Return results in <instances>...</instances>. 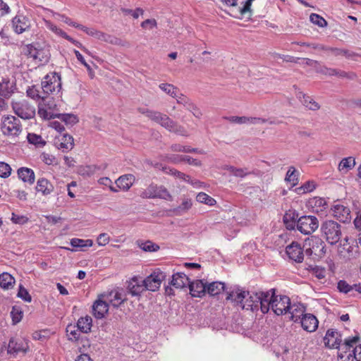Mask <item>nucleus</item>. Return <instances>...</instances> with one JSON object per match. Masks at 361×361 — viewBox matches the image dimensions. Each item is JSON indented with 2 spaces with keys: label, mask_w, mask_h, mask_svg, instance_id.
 <instances>
[{
  "label": "nucleus",
  "mask_w": 361,
  "mask_h": 361,
  "mask_svg": "<svg viewBox=\"0 0 361 361\" xmlns=\"http://www.w3.org/2000/svg\"><path fill=\"white\" fill-rule=\"evenodd\" d=\"M297 229L305 235H310L319 227V221L314 216H302L297 220Z\"/></svg>",
  "instance_id": "obj_7"
},
{
  "label": "nucleus",
  "mask_w": 361,
  "mask_h": 361,
  "mask_svg": "<svg viewBox=\"0 0 361 361\" xmlns=\"http://www.w3.org/2000/svg\"><path fill=\"white\" fill-rule=\"evenodd\" d=\"M302 104L311 111H317L320 109V105L310 96L305 97V99L302 101Z\"/></svg>",
  "instance_id": "obj_48"
},
{
  "label": "nucleus",
  "mask_w": 361,
  "mask_h": 361,
  "mask_svg": "<svg viewBox=\"0 0 361 361\" xmlns=\"http://www.w3.org/2000/svg\"><path fill=\"white\" fill-rule=\"evenodd\" d=\"M92 319L91 317L86 316L85 317H80L77 324L76 326L80 331L87 334L90 331L92 327Z\"/></svg>",
  "instance_id": "obj_33"
},
{
  "label": "nucleus",
  "mask_w": 361,
  "mask_h": 361,
  "mask_svg": "<svg viewBox=\"0 0 361 361\" xmlns=\"http://www.w3.org/2000/svg\"><path fill=\"white\" fill-rule=\"evenodd\" d=\"M108 297L109 302L116 307H118L127 300L126 293L118 290L111 291Z\"/></svg>",
  "instance_id": "obj_32"
},
{
  "label": "nucleus",
  "mask_w": 361,
  "mask_h": 361,
  "mask_svg": "<svg viewBox=\"0 0 361 361\" xmlns=\"http://www.w3.org/2000/svg\"><path fill=\"white\" fill-rule=\"evenodd\" d=\"M1 128L4 135L11 137H18L23 130L20 120L11 115L2 117Z\"/></svg>",
  "instance_id": "obj_5"
},
{
  "label": "nucleus",
  "mask_w": 361,
  "mask_h": 361,
  "mask_svg": "<svg viewBox=\"0 0 361 361\" xmlns=\"http://www.w3.org/2000/svg\"><path fill=\"white\" fill-rule=\"evenodd\" d=\"M332 215L338 220L345 222L350 219V211L347 207L343 204H336L331 207Z\"/></svg>",
  "instance_id": "obj_21"
},
{
  "label": "nucleus",
  "mask_w": 361,
  "mask_h": 361,
  "mask_svg": "<svg viewBox=\"0 0 361 361\" xmlns=\"http://www.w3.org/2000/svg\"><path fill=\"white\" fill-rule=\"evenodd\" d=\"M41 88L42 94L47 98L49 95L59 93L61 90V75L56 72L46 75L42 80Z\"/></svg>",
  "instance_id": "obj_4"
},
{
  "label": "nucleus",
  "mask_w": 361,
  "mask_h": 361,
  "mask_svg": "<svg viewBox=\"0 0 361 361\" xmlns=\"http://www.w3.org/2000/svg\"><path fill=\"white\" fill-rule=\"evenodd\" d=\"M18 176L23 182L32 185L35 183V175L32 169L27 167H21L18 169Z\"/></svg>",
  "instance_id": "obj_29"
},
{
  "label": "nucleus",
  "mask_w": 361,
  "mask_h": 361,
  "mask_svg": "<svg viewBox=\"0 0 361 361\" xmlns=\"http://www.w3.org/2000/svg\"><path fill=\"white\" fill-rule=\"evenodd\" d=\"M165 278L166 274L164 272L161 271H154L145 279L142 281V283L144 285L145 290L155 291L157 289H159V288L161 286V281L164 280Z\"/></svg>",
  "instance_id": "obj_10"
},
{
  "label": "nucleus",
  "mask_w": 361,
  "mask_h": 361,
  "mask_svg": "<svg viewBox=\"0 0 361 361\" xmlns=\"http://www.w3.org/2000/svg\"><path fill=\"white\" fill-rule=\"evenodd\" d=\"M35 190L37 192L41 193L42 195L47 197L54 192V187L47 178H40L37 181Z\"/></svg>",
  "instance_id": "obj_22"
},
{
  "label": "nucleus",
  "mask_w": 361,
  "mask_h": 361,
  "mask_svg": "<svg viewBox=\"0 0 361 361\" xmlns=\"http://www.w3.org/2000/svg\"><path fill=\"white\" fill-rule=\"evenodd\" d=\"M78 331L79 329H78L76 325H68L66 327V332L68 336V340L71 341H77L80 337Z\"/></svg>",
  "instance_id": "obj_45"
},
{
  "label": "nucleus",
  "mask_w": 361,
  "mask_h": 361,
  "mask_svg": "<svg viewBox=\"0 0 361 361\" xmlns=\"http://www.w3.org/2000/svg\"><path fill=\"white\" fill-rule=\"evenodd\" d=\"M176 102L178 104L183 105L187 110L192 108L193 102L185 95L178 93V97H176Z\"/></svg>",
  "instance_id": "obj_49"
},
{
  "label": "nucleus",
  "mask_w": 361,
  "mask_h": 361,
  "mask_svg": "<svg viewBox=\"0 0 361 361\" xmlns=\"http://www.w3.org/2000/svg\"><path fill=\"white\" fill-rule=\"evenodd\" d=\"M17 296L25 302H30L32 301V297L22 285L19 286V290L17 294Z\"/></svg>",
  "instance_id": "obj_55"
},
{
  "label": "nucleus",
  "mask_w": 361,
  "mask_h": 361,
  "mask_svg": "<svg viewBox=\"0 0 361 361\" xmlns=\"http://www.w3.org/2000/svg\"><path fill=\"white\" fill-rule=\"evenodd\" d=\"M159 87L162 91L172 97L176 98V97H178V90L173 85L169 83H161Z\"/></svg>",
  "instance_id": "obj_43"
},
{
  "label": "nucleus",
  "mask_w": 361,
  "mask_h": 361,
  "mask_svg": "<svg viewBox=\"0 0 361 361\" xmlns=\"http://www.w3.org/2000/svg\"><path fill=\"white\" fill-rule=\"evenodd\" d=\"M196 200L200 203H204L209 206H213L216 203L213 197L204 192H199L196 197Z\"/></svg>",
  "instance_id": "obj_46"
},
{
  "label": "nucleus",
  "mask_w": 361,
  "mask_h": 361,
  "mask_svg": "<svg viewBox=\"0 0 361 361\" xmlns=\"http://www.w3.org/2000/svg\"><path fill=\"white\" fill-rule=\"evenodd\" d=\"M290 300L288 296L280 295L278 298L277 295H274L272 300V310L277 315H282L288 313V308L290 307Z\"/></svg>",
  "instance_id": "obj_14"
},
{
  "label": "nucleus",
  "mask_w": 361,
  "mask_h": 361,
  "mask_svg": "<svg viewBox=\"0 0 361 361\" xmlns=\"http://www.w3.org/2000/svg\"><path fill=\"white\" fill-rule=\"evenodd\" d=\"M157 26V20L154 18L147 19L141 23V27L143 29H152Z\"/></svg>",
  "instance_id": "obj_63"
},
{
  "label": "nucleus",
  "mask_w": 361,
  "mask_h": 361,
  "mask_svg": "<svg viewBox=\"0 0 361 361\" xmlns=\"http://www.w3.org/2000/svg\"><path fill=\"white\" fill-rule=\"evenodd\" d=\"M109 304L106 301L101 300H96L92 305V311L94 317L97 319H102L105 314L108 312Z\"/></svg>",
  "instance_id": "obj_28"
},
{
  "label": "nucleus",
  "mask_w": 361,
  "mask_h": 361,
  "mask_svg": "<svg viewBox=\"0 0 361 361\" xmlns=\"http://www.w3.org/2000/svg\"><path fill=\"white\" fill-rule=\"evenodd\" d=\"M286 254L293 261L300 263L303 261L304 253L300 245L297 242H293L286 248Z\"/></svg>",
  "instance_id": "obj_16"
},
{
  "label": "nucleus",
  "mask_w": 361,
  "mask_h": 361,
  "mask_svg": "<svg viewBox=\"0 0 361 361\" xmlns=\"http://www.w3.org/2000/svg\"><path fill=\"white\" fill-rule=\"evenodd\" d=\"M315 188V185L313 182L307 181L303 185L296 189L298 194L306 193L312 191Z\"/></svg>",
  "instance_id": "obj_56"
},
{
  "label": "nucleus",
  "mask_w": 361,
  "mask_h": 361,
  "mask_svg": "<svg viewBox=\"0 0 361 361\" xmlns=\"http://www.w3.org/2000/svg\"><path fill=\"white\" fill-rule=\"evenodd\" d=\"M321 231L324 238L331 245L338 243L342 237L341 225L333 220L324 221L321 226Z\"/></svg>",
  "instance_id": "obj_3"
},
{
  "label": "nucleus",
  "mask_w": 361,
  "mask_h": 361,
  "mask_svg": "<svg viewBox=\"0 0 361 361\" xmlns=\"http://www.w3.org/2000/svg\"><path fill=\"white\" fill-rule=\"evenodd\" d=\"M140 197L142 198H161L166 200H171L172 197L167 189L162 186H158L155 184H150L142 193Z\"/></svg>",
  "instance_id": "obj_9"
},
{
  "label": "nucleus",
  "mask_w": 361,
  "mask_h": 361,
  "mask_svg": "<svg viewBox=\"0 0 361 361\" xmlns=\"http://www.w3.org/2000/svg\"><path fill=\"white\" fill-rule=\"evenodd\" d=\"M284 223L286 225V227L289 229H293L297 224V221L295 218V213L291 214H286L283 217Z\"/></svg>",
  "instance_id": "obj_52"
},
{
  "label": "nucleus",
  "mask_w": 361,
  "mask_h": 361,
  "mask_svg": "<svg viewBox=\"0 0 361 361\" xmlns=\"http://www.w3.org/2000/svg\"><path fill=\"white\" fill-rule=\"evenodd\" d=\"M15 283L14 278L8 273L4 272L0 274V287L4 289H9Z\"/></svg>",
  "instance_id": "obj_38"
},
{
  "label": "nucleus",
  "mask_w": 361,
  "mask_h": 361,
  "mask_svg": "<svg viewBox=\"0 0 361 361\" xmlns=\"http://www.w3.org/2000/svg\"><path fill=\"white\" fill-rule=\"evenodd\" d=\"M58 118L63 121L66 125L73 126L78 122L77 116L72 114H59Z\"/></svg>",
  "instance_id": "obj_47"
},
{
  "label": "nucleus",
  "mask_w": 361,
  "mask_h": 361,
  "mask_svg": "<svg viewBox=\"0 0 361 361\" xmlns=\"http://www.w3.org/2000/svg\"><path fill=\"white\" fill-rule=\"evenodd\" d=\"M16 90V82L9 78H3L0 82V96L8 99Z\"/></svg>",
  "instance_id": "obj_19"
},
{
  "label": "nucleus",
  "mask_w": 361,
  "mask_h": 361,
  "mask_svg": "<svg viewBox=\"0 0 361 361\" xmlns=\"http://www.w3.org/2000/svg\"><path fill=\"white\" fill-rule=\"evenodd\" d=\"M150 120L159 124L169 132L184 137L189 135L187 130L183 126L170 118L167 115L159 111H154Z\"/></svg>",
  "instance_id": "obj_2"
},
{
  "label": "nucleus",
  "mask_w": 361,
  "mask_h": 361,
  "mask_svg": "<svg viewBox=\"0 0 361 361\" xmlns=\"http://www.w3.org/2000/svg\"><path fill=\"white\" fill-rule=\"evenodd\" d=\"M27 97L35 99V100H41V102H44L46 104V100L47 99V96L42 94V91L40 92L36 86L33 85L32 87H28L26 91Z\"/></svg>",
  "instance_id": "obj_35"
},
{
  "label": "nucleus",
  "mask_w": 361,
  "mask_h": 361,
  "mask_svg": "<svg viewBox=\"0 0 361 361\" xmlns=\"http://www.w3.org/2000/svg\"><path fill=\"white\" fill-rule=\"evenodd\" d=\"M71 245L73 247L83 249L84 247H90L93 245V241L90 239L83 240L80 238H72L71 240Z\"/></svg>",
  "instance_id": "obj_42"
},
{
  "label": "nucleus",
  "mask_w": 361,
  "mask_h": 361,
  "mask_svg": "<svg viewBox=\"0 0 361 361\" xmlns=\"http://www.w3.org/2000/svg\"><path fill=\"white\" fill-rule=\"evenodd\" d=\"M73 137L70 135L63 134L59 145V148L63 150H71L73 149Z\"/></svg>",
  "instance_id": "obj_39"
},
{
  "label": "nucleus",
  "mask_w": 361,
  "mask_h": 361,
  "mask_svg": "<svg viewBox=\"0 0 361 361\" xmlns=\"http://www.w3.org/2000/svg\"><path fill=\"white\" fill-rule=\"evenodd\" d=\"M254 0H247L243 6L238 4V0H221V3L229 9V14L234 18H240L251 11V5Z\"/></svg>",
  "instance_id": "obj_6"
},
{
  "label": "nucleus",
  "mask_w": 361,
  "mask_h": 361,
  "mask_svg": "<svg viewBox=\"0 0 361 361\" xmlns=\"http://www.w3.org/2000/svg\"><path fill=\"white\" fill-rule=\"evenodd\" d=\"M338 254L345 260L356 259L359 255V247L350 245L349 238L345 236L343 239V243L338 248Z\"/></svg>",
  "instance_id": "obj_11"
},
{
  "label": "nucleus",
  "mask_w": 361,
  "mask_h": 361,
  "mask_svg": "<svg viewBox=\"0 0 361 361\" xmlns=\"http://www.w3.org/2000/svg\"><path fill=\"white\" fill-rule=\"evenodd\" d=\"M338 78H347L350 80H354L357 78V75L354 72H345L339 69Z\"/></svg>",
  "instance_id": "obj_64"
},
{
  "label": "nucleus",
  "mask_w": 361,
  "mask_h": 361,
  "mask_svg": "<svg viewBox=\"0 0 361 361\" xmlns=\"http://www.w3.org/2000/svg\"><path fill=\"white\" fill-rule=\"evenodd\" d=\"M189 278L185 274L180 272L174 274L170 282V284L176 288H183L185 287L187 284L189 285Z\"/></svg>",
  "instance_id": "obj_30"
},
{
  "label": "nucleus",
  "mask_w": 361,
  "mask_h": 361,
  "mask_svg": "<svg viewBox=\"0 0 361 361\" xmlns=\"http://www.w3.org/2000/svg\"><path fill=\"white\" fill-rule=\"evenodd\" d=\"M275 295V289H271L267 292H259L258 297L259 300H257V305L260 308L262 313H267L270 308L272 309V300Z\"/></svg>",
  "instance_id": "obj_13"
},
{
  "label": "nucleus",
  "mask_w": 361,
  "mask_h": 361,
  "mask_svg": "<svg viewBox=\"0 0 361 361\" xmlns=\"http://www.w3.org/2000/svg\"><path fill=\"white\" fill-rule=\"evenodd\" d=\"M11 314L13 324L18 323L23 317V312L16 307H13Z\"/></svg>",
  "instance_id": "obj_61"
},
{
  "label": "nucleus",
  "mask_w": 361,
  "mask_h": 361,
  "mask_svg": "<svg viewBox=\"0 0 361 361\" xmlns=\"http://www.w3.org/2000/svg\"><path fill=\"white\" fill-rule=\"evenodd\" d=\"M140 247L144 251L147 252H154L159 249V246L157 244H155L151 241H146L145 243H142L140 245Z\"/></svg>",
  "instance_id": "obj_54"
},
{
  "label": "nucleus",
  "mask_w": 361,
  "mask_h": 361,
  "mask_svg": "<svg viewBox=\"0 0 361 361\" xmlns=\"http://www.w3.org/2000/svg\"><path fill=\"white\" fill-rule=\"evenodd\" d=\"M135 181V177L132 174H126L120 176L116 180V184L120 189L127 191L133 185Z\"/></svg>",
  "instance_id": "obj_31"
},
{
  "label": "nucleus",
  "mask_w": 361,
  "mask_h": 361,
  "mask_svg": "<svg viewBox=\"0 0 361 361\" xmlns=\"http://www.w3.org/2000/svg\"><path fill=\"white\" fill-rule=\"evenodd\" d=\"M226 300H230L235 305H240L242 309L251 310L252 312L259 310L257 305L258 293H252L246 291L240 287H233L227 291Z\"/></svg>",
  "instance_id": "obj_1"
},
{
  "label": "nucleus",
  "mask_w": 361,
  "mask_h": 361,
  "mask_svg": "<svg viewBox=\"0 0 361 361\" xmlns=\"http://www.w3.org/2000/svg\"><path fill=\"white\" fill-rule=\"evenodd\" d=\"M180 160L183 161H186L190 165H193L196 166H200L202 165V163L200 161L193 159L192 157L190 156H181L180 157Z\"/></svg>",
  "instance_id": "obj_62"
},
{
  "label": "nucleus",
  "mask_w": 361,
  "mask_h": 361,
  "mask_svg": "<svg viewBox=\"0 0 361 361\" xmlns=\"http://www.w3.org/2000/svg\"><path fill=\"white\" fill-rule=\"evenodd\" d=\"M96 38L105 42L116 45H123L122 40L109 34L98 31Z\"/></svg>",
  "instance_id": "obj_37"
},
{
  "label": "nucleus",
  "mask_w": 361,
  "mask_h": 361,
  "mask_svg": "<svg viewBox=\"0 0 361 361\" xmlns=\"http://www.w3.org/2000/svg\"><path fill=\"white\" fill-rule=\"evenodd\" d=\"M12 108L18 116L25 120L30 119L35 115V108L25 99L13 102Z\"/></svg>",
  "instance_id": "obj_8"
},
{
  "label": "nucleus",
  "mask_w": 361,
  "mask_h": 361,
  "mask_svg": "<svg viewBox=\"0 0 361 361\" xmlns=\"http://www.w3.org/2000/svg\"><path fill=\"white\" fill-rule=\"evenodd\" d=\"M342 341L341 334L334 329H329L324 338V342L329 348H338Z\"/></svg>",
  "instance_id": "obj_17"
},
{
  "label": "nucleus",
  "mask_w": 361,
  "mask_h": 361,
  "mask_svg": "<svg viewBox=\"0 0 361 361\" xmlns=\"http://www.w3.org/2000/svg\"><path fill=\"white\" fill-rule=\"evenodd\" d=\"M207 284L204 283L202 280L190 282V293L192 297L202 298L207 293Z\"/></svg>",
  "instance_id": "obj_23"
},
{
  "label": "nucleus",
  "mask_w": 361,
  "mask_h": 361,
  "mask_svg": "<svg viewBox=\"0 0 361 361\" xmlns=\"http://www.w3.org/2000/svg\"><path fill=\"white\" fill-rule=\"evenodd\" d=\"M28 350L27 343H24L20 339L11 338L8 345V353L9 354H18L23 352L26 353Z\"/></svg>",
  "instance_id": "obj_24"
},
{
  "label": "nucleus",
  "mask_w": 361,
  "mask_h": 361,
  "mask_svg": "<svg viewBox=\"0 0 361 361\" xmlns=\"http://www.w3.org/2000/svg\"><path fill=\"white\" fill-rule=\"evenodd\" d=\"M305 312V307L303 305L300 303H294L291 305L290 303V307L288 308V313L290 315V319L296 322L299 319L301 320V318L305 314L304 312Z\"/></svg>",
  "instance_id": "obj_26"
},
{
  "label": "nucleus",
  "mask_w": 361,
  "mask_h": 361,
  "mask_svg": "<svg viewBox=\"0 0 361 361\" xmlns=\"http://www.w3.org/2000/svg\"><path fill=\"white\" fill-rule=\"evenodd\" d=\"M310 20L313 24H315L320 27L327 26L326 20L318 14L312 13L310 16Z\"/></svg>",
  "instance_id": "obj_51"
},
{
  "label": "nucleus",
  "mask_w": 361,
  "mask_h": 361,
  "mask_svg": "<svg viewBox=\"0 0 361 361\" xmlns=\"http://www.w3.org/2000/svg\"><path fill=\"white\" fill-rule=\"evenodd\" d=\"M337 288L343 293H348L354 289L353 285L350 286L345 281L341 280L338 282Z\"/></svg>",
  "instance_id": "obj_53"
},
{
  "label": "nucleus",
  "mask_w": 361,
  "mask_h": 361,
  "mask_svg": "<svg viewBox=\"0 0 361 361\" xmlns=\"http://www.w3.org/2000/svg\"><path fill=\"white\" fill-rule=\"evenodd\" d=\"M360 340L358 336H353L352 338H348L345 339L344 343L338 346L337 349H338V357L340 360H343L346 355L345 354L351 348L354 346Z\"/></svg>",
  "instance_id": "obj_25"
},
{
  "label": "nucleus",
  "mask_w": 361,
  "mask_h": 361,
  "mask_svg": "<svg viewBox=\"0 0 361 361\" xmlns=\"http://www.w3.org/2000/svg\"><path fill=\"white\" fill-rule=\"evenodd\" d=\"M298 173H297L295 167L290 166L286 176L285 180L287 182L291 183L292 185H296L298 183Z\"/></svg>",
  "instance_id": "obj_44"
},
{
  "label": "nucleus",
  "mask_w": 361,
  "mask_h": 361,
  "mask_svg": "<svg viewBox=\"0 0 361 361\" xmlns=\"http://www.w3.org/2000/svg\"><path fill=\"white\" fill-rule=\"evenodd\" d=\"M355 166V160L352 157L343 158L339 163L338 169L342 173H347Z\"/></svg>",
  "instance_id": "obj_36"
},
{
  "label": "nucleus",
  "mask_w": 361,
  "mask_h": 361,
  "mask_svg": "<svg viewBox=\"0 0 361 361\" xmlns=\"http://www.w3.org/2000/svg\"><path fill=\"white\" fill-rule=\"evenodd\" d=\"M302 329L307 332H314L318 327L319 322L312 314L307 313L303 315L300 320Z\"/></svg>",
  "instance_id": "obj_20"
},
{
  "label": "nucleus",
  "mask_w": 361,
  "mask_h": 361,
  "mask_svg": "<svg viewBox=\"0 0 361 361\" xmlns=\"http://www.w3.org/2000/svg\"><path fill=\"white\" fill-rule=\"evenodd\" d=\"M224 169L228 171L232 175L239 178H244L250 174V172L247 171L246 169L236 168L230 165L224 166Z\"/></svg>",
  "instance_id": "obj_41"
},
{
  "label": "nucleus",
  "mask_w": 361,
  "mask_h": 361,
  "mask_svg": "<svg viewBox=\"0 0 361 361\" xmlns=\"http://www.w3.org/2000/svg\"><path fill=\"white\" fill-rule=\"evenodd\" d=\"M12 25L17 34H21L29 30L30 23L27 17L23 15H17L12 19Z\"/></svg>",
  "instance_id": "obj_18"
},
{
  "label": "nucleus",
  "mask_w": 361,
  "mask_h": 361,
  "mask_svg": "<svg viewBox=\"0 0 361 361\" xmlns=\"http://www.w3.org/2000/svg\"><path fill=\"white\" fill-rule=\"evenodd\" d=\"M192 207V202H191V200L190 199H185L183 202L181 203V204L180 206H178L176 209L175 211L178 213V214H180L181 212H185L186 211H188L189 209H190Z\"/></svg>",
  "instance_id": "obj_59"
},
{
  "label": "nucleus",
  "mask_w": 361,
  "mask_h": 361,
  "mask_svg": "<svg viewBox=\"0 0 361 361\" xmlns=\"http://www.w3.org/2000/svg\"><path fill=\"white\" fill-rule=\"evenodd\" d=\"M43 106H47L49 109H53L56 106V104L54 102H51V104L49 102H47V99L46 100V104H44V102H41L38 105V114L40 117L44 118V119H49L51 118V116L49 113L47 112V109H45Z\"/></svg>",
  "instance_id": "obj_40"
},
{
  "label": "nucleus",
  "mask_w": 361,
  "mask_h": 361,
  "mask_svg": "<svg viewBox=\"0 0 361 361\" xmlns=\"http://www.w3.org/2000/svg\"><path fill=\"white\" fill-rule=\"evenodd\" d=\"M305 242L310 246L305 251L307 255H310L314 252L315 255L322 257L325 254L326 245L320 238L312 235L310 238H308Z\"/></svg>",
  "instance_id": "obj_12"
},
{
  "label": "nucleus",
  "mask_w": 361,
  "mask_h": 361,
  "mask_svg": "<svg viewBox=\"0 0 361 361\" xmlns=\"http://www.w3.org/2000/svg\"><path fill=\"white\" fill-rule=\"evenodd\" d=\"M27 138L29 143L35 145L36 146L42 147L45 145L46 144V142H44L42 140L40 135L34 133H28Z\"/></svg>",
  "instance_id": "obj_50"
},
{
  "label": "nucleus",
  "mask_w": 361,
  "mask_h": 361,
  "mask_svg": "<svg viewBox=\"0 0 361 361\" xmlns=\"http://www.w3.org/2000/svg\"><path fill=\"white\" fill-rule=\"evenodd\" d=\"M355 358L357 361H361V345H357L348 355H347V361L351 358Z\"/></svg>",
  "instance_id": "obj_58"
},
{
  "label": "nucleus",
  "mask_w": 361,
  "mask_h": 361,
  "mask_svg": "<svg viewBox=\"0 0 361 361\" xmlns=\"http://www.w3.org/2000/svg\"><path fill=\"white\" fill-rule=\"evenodd\" d=\"M166 173H171V175L176 176L180 179H183L186 182H189L190 180V177L189 176L174 169H169V171H166Z\"/></svg>",
  "instance_id": "obj_60"
},
{
  "label": "nucleus",
  "mask_w": 361,
  "mask_h": 361,
  "mask_svg": "<svg viewBox=\"0 0 361 361\" xmlns=\"http://www.w3.org/2000/svg\"><path fill=\"white\" fill-rule=\"evenodd\" d=\"M224 289L225 284L220 281H214L207 286V293L211 296L219 295Z\"/></svg>",
  "instance_id": "obj_34"
},
{
  "label": "nucleus",
  "mask_w": 361,
  "mask_h": 361,
  "mask_svg": "<svg viewBox=\"0 0 361 361\" xmlns=\"http://www.w3.org/2000/svg\"><path fill=\"white\" fill-rule=\"evenodd\" d=\"M11 173V168L9 164L0 161V177L8 178Z\"/></svg>",
  "instance_id": "obj_57"
},
{
  "label": "nucleus",
  "mask_w": 361,
  "mask_h": 361,
  "mask_svg": "<svg viewBox=\"0 0 361 361\" xmlns=\"http://www.w3.org/2000/svg\"><path fill=\"white\" fill-rule=\"evenodd\" d=\"M23 52L28 57L39 62H47L48 61V56L45 54L44 50L36 47L32 44L26 45L23 48Z\"/></svg>",
  "instance_id": "obj_15"
},
{
  "label": "nucleus",
  "mask_w": 361,
  "mask_h": 361,
  "mask_svg": "<svg viewBox=\"0 0 361 361\" xmlns=\"http://www.w3.org/2000/svg\"><path fill=\"white\" fill-rule=\"evenodd\" d=\"M127 289L128 293L135 296L140 295L145 290V287L142 281H140L137 277L135 276L128 282Z\"/></svg>",
  "instance_id": "obj_27"
}]
</instances>
